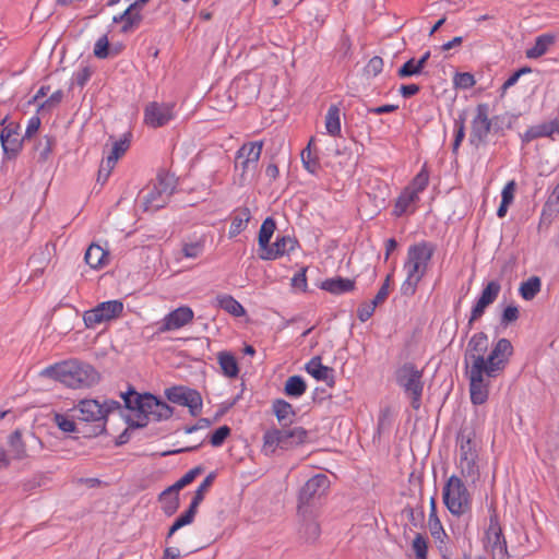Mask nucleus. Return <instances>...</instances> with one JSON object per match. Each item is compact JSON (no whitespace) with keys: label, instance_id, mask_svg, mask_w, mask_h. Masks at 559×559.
I'll return each instance as SVG.
<instances>
[{"label":"nucleus","instance_id":"e2e57ef3","mask_svg":"<svg viewBox=\"0 0 559 559\" xmlns=\"http://www.w3.org/2000/svg\"><path fill=\"white\" fill-rule=\"evenodd\" d=\"M94 55L99 59H105L109 56V41L106 35L98 38L95 43Z\"/></svg>","mask_w":559,"mask_h":559},{"label":"nucleus","instance_id":"393cba45","mask_svg":"<svg viewBox=\"0 0 559 559\" xmlns=\"http://www.w3.org/2000/svg\"><path fill=\"white\" fill-rule=\"evenodd\" d=\"M168 201L169 198L153 186L148 188L146 193L143 195V209L145 212H156L157 210L163 209Z\"/></svg>","mask_w":559,"mask_h":559},{"label":"nucleus","instance_id":"a878e982","mask_svg":"<svg viewBox=\"0 0 559 559\" xmlns=\"http://www.w3.org/2000/svg\"><path fill=\"white\" fill-rule=\"evenodd\" d=\"M143 16L141 12L135 9H132V5H129L121 14L115 15L112 19L114 23H122L121 32L128 33L133 28L138 27L142 22Z\"/></svg>","mask_w":559,"mask_h":559},{"label":"nucleus","instance_id":"bf43d9fd","mask_svg":"<svg viewBox=\"0 0 559 559\" xmlns=\"http://www.w3.org/2000/svg\"><path fill=\"white\" fill-rule=\"evenodd\" d=\"M230 431H231L230 428L228 426H226V425L218 427L211 435L210 443L213 447H221L225 442L227 437L230 435Z\"/></svg>","mask_w":559,"mask_h":559},{"label":"nucleus","instance_id":"3c124183","mask_svg":"<svg viewBox=\"0 0 559 559\" xmlns=\"http://www.w3.org/2000/svg\"><path fill=\"white\" fill-rule=\"evenodd\" d=\"M559 213V182L552 190L551 194L548 197L546 203L543 207L544 216H552Z\"/></svg>","mask_w":559,"mask_h":559},{"label":"nucleus","instance_id":"a18cd8bd","mask_svg":"<svg viewBox=\"0 0 559 559\" xmlns=\"http://www.w3.org/2000/svg\"><path fill=\"white\" fill-rule=\"evenodd\" d=\"M159 501L163 503V511L166 515L170 516L175 514L179 508V495L178 492H168L164 496V490L159 493Z\"/></svg>","mask_w":559,"mask_h":559},{"label":"nucleus","instance_id":"e433bc0d","mask_svg":"<svg viewBox=\"0 0 559 559\" xmlns=\"http://www.w3.org/2000/svg\"><path fill=\"white\" fill-rule=\"evenodd\" d=\"M204 468L199 465L187 472L181 478H179L174 485L169 486L164 490V496L168 492H178L189 484H191L199 475L203 473Z\"/></svg>","mask_w":559,"mask_h":559},{"label":"nucleus","instance_id":"cd10ccee","mask_svg":"<svg viewBox=\"0 0 559 559\" xmlns=\"http://www.w3.org/2000/svg\"><path fill=\"white\" fill-rule=\"evenodd\" d=\"M321 288L335 295L352 292L355 288V281L343 277H334L325 280Z\"/></svg>","mask_w":559,"mask_h":559},{"label":"nucleus","instance_id":"6e6d98bb","mask_svg":"<svg viewBox=\"0 0 559 559\" xmlns=\"http://www.w3.org/2000/svg\"><path fill=\"white\" fill-rule=\"evenodd\" d=\"M130 142L127 138L120 139L112 144L110 154L107 156L110 160L118 162V159L127 152Z\"/></svg>","mask_w":559,"mask_h":559},{"label":"nucleus","instance_id":"72a5a7b5","mask_svg":"<svg viewBox=\"0 0 559 559\" xmlns=\"http://www.w3.org/2000/svg\"><path fill=\"white\" fill-rule=\"evenodd\" d=\"M418 200L419 195L405 188L395 202L393 214L397 217L406 214L411 205L416 203Z\"/></svg>","mask_w":559,"mask_h":559},{"label":"nucleus","instance_id":"4be33fe9","mask_svg":"<svg viewBox=\"0 0 559 559\" xmlns=\"http://www.w3.org/2000/svg\"><path fill=\"white\" fill-rule=\"evenodd\" d=\"M306 371L316 380L325 382L329 386H334V369L321 364V357H312L305 367Z\"/></svg>","mask_w":559,"mask_h":559},{"label":"nucleus","instance_id":"ddd939ff","mask_svg":"<svg viewBox=\"0 0 559 559\" xmlns=\"http://www.w3.org/2000/svg\"><path fill=\"white\" fill-rule=\"evenodd\" d=\"M165 395L169 402L188 407L192 416H198L202 411V397L197 390L176 385L166 389Z\"/></svg>","mask_w":559,"mask_h":559},{"label":"nucleus","instance_id":"6ab92c4d","mask_svg":"<svg viewBox=\"0 0 559 559\" xmlns=\"http://www.w3.org/2000/svg\"><path fill=\"white\" fill-rule=\"evenodd\" d=\"M193 316L194 313L190 307H179L165 316V318L159 323L158 332L165 333L178 330L190 323L193 320Z\"/></svg>","mask_w":559,"mask_h":559},{"label":"nucleus","instance_id":"f257e3e1","mask_svg":"<svg viewBox=\"0 0 559 559\" xmlns=\"http://www.w3.org/2000/svg\"><path fill=\"white\" fill-rule=\"evenodd\" d=\"M436 252V245L419 241L408 247L403 269L406 277L401 285V294L406 297L415 295L418 284L427 274L430 261Z\"/></svg>","mask_w":559,"mask_h":559},{"label":"nucleus","instance_id":"052dcab7","mask_svg":"<svg viewBox=\"0 0 559 559\" xmlns=\"http://www.w3.org/2000/svg\"><path fill=\"white\" fill-rule=\"evenodd\" d=\"M501 286L497 281H490L481 290L480 296L493 304L500 293Z\"/></svg>","mask_w":559,"mask_h":559},{"label":"nucleus","instance_id":"c9c22d12","mask_svg":"<svg viewBox=\"0 0 559 559\" xmlns=\"http://www.w3.org/2000/svg\"><path fill=\"white\" fill-rule=\"evenodd\" d=\"M341 111L336 105H332L329 107L326 116H325V129L326 132L332 136H337L341 134Z\"/></svg>","mask_w":559,"mask_h":559},{"label":"nucleus","instance_id":"f03ea898","mask_svg":"<svg viewBox=\"0 0 559 559\" xmlns=\"http://www.w3.org/2000/svg\"><path fill=\"white\" fill-rule=\"evenodd\" d=\"M40 374L60 381L72 389L90 388L99 380V373L93 366L76 359L48 366Z\"/></svg>","mask_w":559,"mask_h":559},{"label":"nucleus","instance_id":"c85d7f7f","mask_svg":"<svg viewBox=\"0 0 559 559\" xmlns=\"http://www.w3.org/2000/svg\"><path fill=\"white\" fill-rule=\"evenodd\" d=\"M272 407L278 423L283 427H286L288 424L293 423L296 413L290 403H288L285 400L278 399L273 402Z\"/></svg>","mask_w":559,"mask_h":559},{"label":"nucleus","instance_id":"9d476101","mask_svg":"<svg viewBox=\"0 0 559 559\" xmlns=\"http://www.w3.org/2000/svg\"><path fill=\"white\" fill-rule=\"evenodd\" d=\"M513 355L512 343L508 338H499L484 361L487 378H497L503 372Z\"/></svg>","mask_w":559,"mask_h":559},{"label":"nucleus","instance_id":"603ef678","mask_svg":"<svg viewBox=\"0 0 559 559\" xmlns=\"http://www.w3.org/2000/svg\"><path fill=\"white\" fill-rule=\"evenodd\" d=\"M75 418H70L67 415L56 413L53 415L52 421L58 426V428L63 432H76L79 431L76 428V424L74 421Z\"/></svg>","mask_w":559,"mask_h":559},{"label":"nucleus","instance_id":"0eeeda50","mask_svg":"<svg viewBox=\"0 0 559 559\" xmlns=\"http://www.w3.org/2000/svg\"><path fill=\"white\" fill-rule=\"evenodd\" d=\"M507 114L493 116L489 118V105L486 103L478 104L476 115L472 120L469 143L478 148L487 143V136L491 130H498V120H506Z\"/></svg>","mask_w":559,"mask_h":559},{"label":"nucleus","instance_id":"f704fd0d","mask_svg":"<svg viewBox=\"0 0 559 559\" xmlns=\"http://www.w3.org/2000/svg\"><path fill=\"white\" fill-rule=\"evenodd\" d=\"M218 364L223 373L228 378H235L239 373L237 360L229 352H221L217 355Z\"/></svg>","mask_w":559,"mask_h":559},{"label":"nucleus","instance_id":"2eb2a0df","mask_svg":"<svg viewBox=\"0 0 559 559\" xmlns=\"http://www.w3.org/2000/svg\"><path fill=\"white\" fill-rule=\"evenodd\" d=\"M171 103H148L144 108V122L152 128H160L175 118Z\"/></svg>","mask_w":559,"mask_h":559},{"label":"nucleus","instance_id":"79ce46f5","mask_svg":"<svg viewBox=\"0 0 559 559\" xmlns=\"http://www.w3.org/2000/svg\"><path fill=\"white\" fill-rule=\"evenodd\" d=\"M198 508L194 507V504H190L188 510L185 511L180 516H178L173 525L169 527V532L167 534V537H171L181 527L189 525L193 522L194 516L197 514Z\"/></svg>","mask_w":559,"mask_h":559},{"label":"nucleus","instance_id":"58836bf2","mask_svg":"<svg viewBox=\"0 0 559 559\" xmlns=\"http://www.w3.org/2000/svg\"><path fill=\"white\" fill-rule=\"evenodd\" d=\"M307 390V384L302 377L292 376L287 379L284 392L289 397H300Z\"/></svg>","mask_w":559,"mask_h":559},{"label":"nucleus","instance_id":"39448f33","mask_svg":"<svg viewBox=\"0 0 559 559\" xmlns=\"http://www.w3.org/2000/svg\"><path fill=\"white\" fill-rule=\"evenodd\" d=\"M309 432L302 427L272 429L263 436V451L272 454L277 448L288 450L308 442Z\"/></svg>","mask_w":559,"mask_h":559},{"label":"nucleus","instance_id":"680f3d73","mask_svg":"<svg viewBox=\"0 0 559 559\" xmlns=\"http://www.w3.org/2000/svg\"><path fill=\"white\" fill-rule=\"evenodd\" d=\"M116 164H117V162H114V160L109 162V158L106 157V159L102 162L100 167L98 169L97 181L100 182L102 185H104L107 181V179L109 178Z\"/></svg>","mask_w":559,"mask_h":559},{"label":"nucleus","instance_id":"49530a36","mask_svg":"<svg viewBox=\"0 0 559 559\" xmlns=\"http://www.w3.org/2000/svg\"><path fill=\"white\" fill-rule=\"evenodd\" d=\"M215 478H216V473L212 472L203 479V481L199 485V487L194 491V496H193L190 504H194L195 508H199L200 503L203 501V499L205 497L206 491L211 488Z\"/></svg>","mask_w":559,"mask_h":559},{"label":"nucleus","instance_id":"4c0bfd02","mask_svg":"<svg viewBox=\"0 0 559 559\" xmlns=\"http://www.w3.org/2000/svg\"><path fill=\"white\" fill-rule=\"evenodd\" d=\"M542 281L538 276H531L523 282L519 288L520 295L524 300H533L540 292Z\"/></svg>","mask_w":559,"mask_h":559},{"label":"nucleus","instance_id":"13d9d810","mask_svg":"<svg viewBox=\"0 0 559 559\" xmlns=\"http://www.w3.org/2000/svg\"><path fill=\"white\" fill-rule=\"evenodd\" d=\"M204 250V242L199 240L195 242L185 243L182 247V253L186 258L195 259L202 254Z\"/></svg>","mask_w":559,"mask_h":559},{"label":"nucleus","instance_id":"f3484780","mask_svg":"<svg viewBox=\"0 0 559 559\" xmlns=\"http://www.w3.org/2000/svg\"><path fill=\"white\" fill-rule=\"evenodd\" d=\"M20 126L15 122H10L0 133V141L3 152L8 158H15L22 150V146L26 141L20 136Z\"/></svg>","mask_w":559,"mask_h":559},{"label":"nucleus","instance_id":"dca6fc26","mask_svg":"<svg viewBox=\"0 0 559 559\" xmlns=\"http://www.w3.org/2000/svg\"><path fill=\"white\" fill-rule=\"evenodd\" d=\"M477 453L475 450V444L469 437L465 439L464 436L461 438L460 444V469L464 477H471L475 479L478 474V465H477Z\"/></svg>","mask_w":559,"mask_h":559},{"label":"nucleus","instance_id":"6e6552de","mask_svg":"<svg viewBox=\"0 0 559 559\" xmlns=\"http://www.w3.org/2000/svg\"><path fill=\"white\" fill-rule=\"evenodd\" d=\"M484 547L491 559H510L507 539L496 513L489 518V525L485 531Z\"/></svg>","mask_w":559,"mask_h":559},{"label":"nucleus","instance_id":"412c9836","mask_svg":"<svg viewBox=\"0 0 559 559\" xmlns=\"http://www.w3.org/2000/svg\"><path fill=\"white\" fill-rule=\"evenodd\" d=\"M296 245V239H293L289 236H278L275 242L270 245L263 254H259V258L265 261L276 260L285 253L294 251Z\"/></svg>","mask_w":559,"mask_h":559},{"label":"nucleus","instance_id":"774afa93","mask_svg":"<svg viewBox=\"0 0 559 559\" xmlns=\"http://www.w3.org/2000/svg\"><path fill=\"white\" fill-rule=\"evenodd\" d=\"M377 305L371 300L359 306L357 310V317L361 322H366L374 312Z\"/></svg>","mask_w":559,"mask_h":559},{"label":"nucleus","instance_id":"ea45409f","mask_svg":"<svg viewBox=\"0 0 559 559\" xmlns=\"http://www.w3.org/2000/svg\"><path fill=\"white\" fill-rule=\"evenodd\" d=\"M8 442H9L11 452L13 453L14 459L23 460V459L27 457L25 443L22 440V432L20 429L14 430L9 436Z\"/></svg>","mask_w":559,"mask_h":559},{"label":"nucleus","instance_id":"09e8293b","mask_svg":"<svg viewBox=\"0 0 559 559\" xmlns=\"http://www.w3.org/2000/svg\"><path fill=\"white\" fill-rule=\"evenodd\" d=\"M153 186L159 189L165 195L170 198L176 188V180L174 176L168 174H159L157 176L156 182Z\"/></svg>","mask_w":559,"mask_h":559},{"label":"nucleus","instance_id":"423d86ee","mask_svg":"<svg viewBox=\"0 0 559 559\" xmlns=\"http://www.w3.org/2000/svg\"><path fill=\"white\" fill-rule=\"evenodd\" d=\"M442 499L449 512L455 516H461L471 510V495L463 480L456 475H452L447 480L442 489Z\"/></svg>","mask_w":559,"mask_h":559},{"label":"nucleus","instance_id":"8fccbe9b","mask_svg":"<svg viewBox=\"0 0 559 559\" xmlns=\"http://www.w3.org/2000/svg\"><path fill=\"white\" fill-rule=\"evenodd\" d=\"M429 182V174L426 169V167H423V169L415 176V178L412 180V182L406 187V189L415 192L417 195H419L420 192H423Z\"/></svg>","mask_w":559,"mask_h":559},{"label":"nucleus","instance_id":"69168bd1","mask_svg":"<svg viewBox=\"0 0 559 559\" xmlns=\"http://www.w3.org/2000/svg\"><path fill=\"white\" fill-rule=\"evenodd\" d=\"M404 511L406 512L408 520L413 526L417 527L421 525L425 518L423 507H420L419 509L406 507Z\"/></svg>","mask_w":559,"mask_h":559},{"label":"nucleus","instance_id":"1a4fd4ad","mask_svg":"<svg viewBox=\"0 0 559 559\" xmlns=\"http://www.w3.org/2000/svg\"><path fill=\"white\" fill-rule=\"evenodd\" d=\"M173 414L174 408L171 406L148 393L144 403L143 414L138 415L136 420L129 419L128 423L130 428H144L150 420H166L169 419Z\"/></svg>","mask_w":559,"mask_h":559},{"label":"nucleus","instance_id":"0e129e2a","mask_svg":"<svg viewBox=\"0 0 559 559\" xmlns=\"http://www.w3.org/2000/svg\"><path fill=\"white\" fill-rule=\"evenodd\" d=\"M63 99V92L58 90L53 92L44 103L39 105L41 110H51L56 108Z\"/></svg>","mask_w":559,"mask_h":559},{"label":"nucleus","instance_id":"864d4df0","mask_svg":"<svg viewBox=\"0 0 559 559\" xmlns=\"http://www.w3.org/2000/svg\"><path fill=\"white\" fill-rule=\"evenodd\" d=\"M48 250V246H46L45 250L44 249H40L38 252H35L28 260V264L32 265L34 267V271L35 272H43L47 262H48V258L47 255L49 254L46 253L45 251Z\"/></svg>","mask_w":559,"mask_h":559},{"label":"nucleus","instance_id":"7ed1b4c3","mask_svg":"<svg viewBox=\"0 0 559 559\" xmlns=\"http://www.w3.org/2000/svg\"><path fill=\"white\" fill-rule=\"evenodd\" d=\"M396 384L411 400L414 409H419L424 391L423 370L413 362H405L395 371Z\"/></svg>","mask_w":559,"mask_h":559},{"label":"nucleus","instance_id":"a211bd4d","mask_svg":"<svg viewBox=\"0 0 559 559\" xmlns=\"http://www.w3.org/2000/svg\"><path fill=\"white\" fill-rule=\"evenodd\" d=\"M330 486V480L324 474H317L306 481L299 491V510L317 497H321Z\"/></svg>","mask_w":559,"mask_h":559},{"label":"nucleus","instance_id":"c03bdc74","mask_svg":"<svg viewBox=\"0 0 559 559\" xmlns=\"http://www.w3.org/2000/svg\"><path fill=\"white\" fill-rule=\"evenodd\" d=\"M56 140L51 135H44L35 144L34 150L38 153V159L46 162L52 152Z\"/></svg>","mask_w":559,"mask_h":559},{"label":"nucleus","instance_id":"37998d69","mask_svg":"<svg viewBox=\"0 0 559 559\" xmlns=\"http://www.w3.org/2000/svg\"><path fill=\"white\" fill-rule=\"evenodd\" d=\"M312 139L308 143L307 147L301 151V162L304 167L312 175H316L320 169V162L316 154L311 151Z\"/></svg>","mask_w":559,"mask_h":559},{"label":"nucleus","instance_id":"aec40b11","mask_svg":"<svg viewBox=\"0 0 559 559\" xmlns=\"http://www.w3.org/2000/svg\"><path fill=\"white\" fill-rule=\"evenodd\" d=\"M488 349V336L485 332L475 333L468 341L465 352V365L479 364L485 361V353Z\"/></svg>","mask_w":559,"mask_h":559},{"label":"nucleus","instance_id":"7c9ffc66","mask_svg":"<svg viewBox=\"0 0 559 559\" xmlns=\"http://www.w3.org/2000/svg\"><path fill=\"white\" fill-rule=\"evenodd\" d=\"M276 229L275 221L272 217H266L259 230L258 236V245H259V254H263V252L267 249L270 246V240Z\"/></svg>","mask_w":559,"mask_h":559},{"label":"nucleus","instance_id":"5701e85b","mask_svg":"<svg viewBox=\"0 0 559 559\" xmlns=\"http://www.w3.org/2000/svg\"><path fill=\"white\" fill-rule=\"evenodd\" d=\"M430 512H429V521L428 526L431 536L433 537L435 542L438 543V548L441 552H443V549L445 548L444 539L448 538V535L441 524L440 519L437 515V502L436 499L432 497L430 499Z\"/></svg>","mask_w":559,"mask_h":559},{"label":"nucleus","instance_id":"de8ad7c7","mask_svg":"<svg viewBox=\"0 0 559 559\" xmlns=\"http://www.w3.org/2000/svg\"><path fill=\"white\" fill-rule=\"evenodd\" d=\"M466 112L463 111L454 119L455 136L452 143V152L455 154L465 138Z\"/></svg>","mask_w":559,"mask_h":559},{"label":"nucleus","instance_id":"f8f14e48","mask_svg":"<svg viewBox=\"0 0 559 559\" xmlns=\"http://www.w3.org/2000/svg\"><path fill=\"white\" fill-rule=\"evenodd\" d=\"M123 311V304L120 300H108L98 304L83 314V321L86 328L94 329L103 322L117 319Z\"/></svg>","mask_w":559,"mask_h":559},{"label":"nucleus","instance_id":"9b49d317","mask_svg":"<svg viewBox=\"0 0 559 559\" xmlns=\"http://www.w3.org/2000/svg\"><path fill=\"white\" fill-rule=\"evenodd\" d=\"M466 373L469 380V396L474 405L486 403L489 396V379L487 370L483 367V361L466 367Z\"/></svg>","mask_w":559,"mask_h":559},{"label":"nucleus","instance_id":"338daca9","mask_svg":"<svg viewBox=\"0 0 559 559\" xmlns=\"http://www.w3.org/2000/svg\"><path fill=\"white\" fill-rule=\"evenodd\" d=\"M382 69H383L382 58L374 56L369 60V62L365 67V73L367 75L376 76L382 71Z\"/></svg>","mask_w":559,"mask_h":559},{"label":"nucleus","instance_id":"bb28decb","mask_svg":"<svg viewBox=\"0 0 559 559\" xmlns=\"http://www.w3.org/2000/svg\"><path fill=\"white\" fill-rule=\"evenodd\" d=\"M251 218V213L248 207H239L234 212L231 224L228 231V237L234 238L247 228Z\"/></svg>","mask_w":559,"mask_h":559},{"label":"nucleus","instance_id":"4d7b16f0","mask_svg":"<svg viewBox=\"0 0 559 559\" xmlns=\"http://www.w3.org/2000/svg\"><path fill=\"white\" fill-rule=\"evenodd\" d=\"M412 547L417 559H425V557H427V539L421 534L415 536Z\"/></svg>","mask_w":559,"mask_h":559},{"label":"nucleus","instance_id":"a19ab883","mask_svg":"<svg viewBox=\"0 0 559 559\" xmlns=\"http://www.w3.org/2000/svg\"><path fill=\"white\" fill-rule=\"evenodd\" d=\"M554 38L550 35H540L536 38L533 47L526 50V57L531 59H536L546 53L550 44H552Z\"/></svg>","mask_w":559,"mask_h":559},{"label":"nucleus","instance_id":"473e14b6","mask_svg":"<svg viewBox=\"0 0 559 559\" xmlns=\"http://www.w3.org/2000/svg\"><path fill=\"white\" fill-rule=\"evenodd\" d=\"M216 304L219 308L234 317H242L246 314L243 306L230 295H217Z\"/></svg>","mask_w":559,"mask_h":559},{"label":"nucleus","instance_id":"4468645a","mask_svg":"<svg viewBox=\"0 0 559 559\" xmlns=\"http://www.w3.org/2000/svg\"><path fill=\"white\" fill-rule=\"evenodd\" d=\"M262 148V141L248 142L238 148L235 157V168H241V177L249 170L257 168Z\"/></svg>","mask_w":559,"mask_h":559},{"label":"nucleus","instance_id":"20e7f679","mask_svg":"<svg viewBox=\"0 0 559 559\" xmlns=\"http://www.w3.org/2000/svg\"><path fill=\"white\" fill-rule=\"evenodd\" d=\"M73 418L80 423L91 424L82 431L84 437H97L106 431V421L100 402L97 400H81L72 408Z\"/></svg>","mask_w":559,"mask_h":559},{"label":"nucleus","instance_id":"c756f323","mask_svg":"<svg viewBox=\"0 0 559 559\" xmlns=\"http://www.w3.org/2000/svg\"><path fill=\"white\" fill-rule=\"evenodd\" d=\"M108 252L100 246L92 243L84 255L85 262L93 269L103 267L107 264Z\"/></svg>","mask_w":559,"mask_h":559},{"label":"nucleus","instance_id":"5fc2aeb1","mask_svg":"<svg viewBox=\"0 0 559 559\" xmlns=\"http://www.w3.org/2000/svg\"><path fill=\"white\" fill-rule=\"evenodd\" d=\"M423 70L417 66L414 58L407 60L399 70L397 75L401 79L420 74Z\"/></svg>","mask_w":559,"mask_h":559},{"label":"nucleus","instance_id":"b1692460","mask_svg":"<svg viewBox=\"0 0 559 559\" xmlns=\"http://www.w3.org/2000/svg\"><path fill=\"white\" fill-rule=\"evenodd\" d=\"M554 133H559V123L557 121H549L528 128L521 135V139L523 144H527L539 138H552Z\"/></svg>","mask_w":559,"mask_h":559},{"label":"nucleus","instance_id":"2f4dec72","mask_svg":"<svg viewBox=\"0 0 559 559\" xmlns=\"http://www.w3.org/2000/svg\"><path fill=\"white\" fill-rule=\"evenodd\" d=\"M147 394L148 393L139 394L136 391L131 389L128 392L122 393L121 397L124 402V406L128 409L135 412V417L138 418V415L143 414L144 403L146 401Z\"/></svg>","mask_w":559,"mask_h":559}]
</instances>
